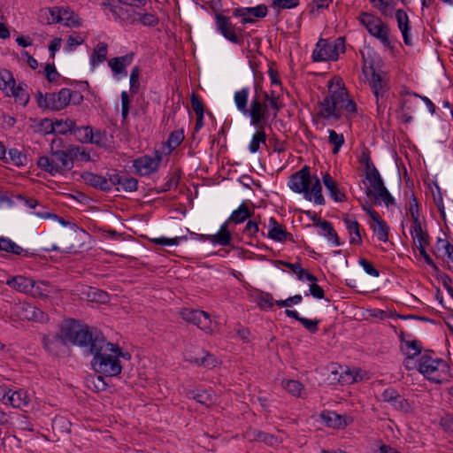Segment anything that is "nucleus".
<instances>
[{
  "label": "nucleus",
  "instance_id": "1",
  "mask_svg": "<svg viewBox=\"0 0 453 453\" xmlns=\"http://www.w3.org/2000/svg\"><path fill=\"white\" fill-rule=\"evenodd\" d=\"M91 339L86 341L83 349L87 355L93 356L91 366L96 373L105 377L120 374L122 365L114 353L110 352L112 343L106 341L104 334L96 327H90Z\"/></svg>",
  "mask_w": 453,
  "mask_h": 453
},
{
  "label": "nucleus",
  "instance_id": "2",
  "mask_svg": "<svg viewBox=\"0 0 453 453\" xmlns=\"http://www.w3.org/2000/svg\"><path fill=\"white\" fill-rule=\"evenodd\" d=\"M90 327L75 319L65 321L62 325L59 334L42 336V347L46 351L55 356L65 351L67 342L83 348L86 341L91 339Z\"/></svg>",
  "mask_w": 453,
  "mask_h": 453
},
{
  "label": "nucleus",
  "instance_id": "3",
  "mask_svg": "<svg viewBox=\"0 0 453 453\" xmlns=\"http://www.w3.org/2000/svg\"><path fill=\"white\" fill-rule=\"evenodd\" d=\"M64 148V141L61 138L53 139L50 143V157H40L37 161L38 167L51 175L70 171L73 167V163Z\"/></svg>",
  "mask_w": 453,
  "mask_h": 453
},
{
  "label": "nucleus",
  "instance_id": "4",
  "mask_svg": "<svg viewBox=\"0 0 453 453\" xmlns=\"http://www.w3.org/2000/svg\"><path fill=\"white\" fill-rule=\"evenodd\" d=\"M433 350H426L417 362V368L428 380L435 384H442L449 381V364L441 358H434Z\"/></svg>",
  "mask_w": 453,
  "mask_h": 453
},
{
  "label": "nucleus",
  "instance_id": "5",
  "mask_svg": "<svg viewBox=\"0 0 453 453\" xmlns=\"http://www.w3.org/2000/svg\"><path fill=\"white\" fill-rule=\"evenodd\" d=\"M358 20L372 36L378 39L385 47L392 48L389 40V27L379 17L362 12L359 14Z\"/></svg>",
  "mask_w": 453,
  "mask_h": 453
},
{
  "label": "nucleus",
  "instance_id": "6",
  "mask_svg": "<svg viewBox=\"0 0 453 453\" xmlns=\"http://www.w3.org/2000/svg\"><path fill=\"white\" fill-rule=\"evenodd\" d=\"M35 100L39 108L58 111L70 104L71 93L67 88L53 93L42 94L38 91L35 95Z\"/></svg>",
  "mask_w": 453,
  "mask_h": 453
},
{
  "label": "nucleus",
  "instance_id": "7",
  "mask_svg": "<svg viewBox=\"0 0 453 453\" xmlns=\"http://www.w3.org/2000/svg\"><path fill=\"white\" fill-rule=\"evenodd\" d=\"M345 40L343 37L336 39L334 43H330L327 40L320 38L312 52V60L314 62L335 61L338 59L339 51H345Z\"/></svg>",
  "mask_w": 453,
  "mask_h": 453
},
{
  "label": "nucleus",
  "instance_id": "8",
  "mask_svg": "<svg viewBox=\"0 0 453 453\" xmlns=\"http://www.w3.org/2000/svg\"><path fill=\"white\" fill-rule=\"evenodd\" d=\"M311 184V176L309 167L304 165L301 170L293 173L288 180L289 188L296 193H303L306 200L311 201V193L310 186Z\"/></svg>",
  "mask_w": 453,
  "mask_h": 453
},
{
  "label": "nucleus",
  "instance_id": "9",
  "mask_svg": "<svg viewBox=\"0 0 453 453\" xmlns=\"http://www.w3.org/2000/svg\"><path fill=\"white\" fill-rule=\"evenodd\" d=\"M246 114L250 117V124L258 129H264L269 117L268 104L262 103L260 98L253 96L250 107L247 108Z\"/></svg>",
  "mask_w": 453,
  "mask_h": 453
},
{
  "label": "nucleus",
  "instance_id": "10",
  "mask_svg": "<svg viewBox=\"0 0 453 453\" xmlns=\"http://www.w3.org/2000/svg\"><path fill=\"white\" fill-rule=\"evenodd\" d=\"M366 68H369L371 71V79L369 80V84L371 86V88L376 97V104L378 110L381 107V104H380V98H383L385 93H387L389 89V87L388 85L387 81L383 80L381 75L377 73L373 61L369 62V65L367 66L366 64L363 66V71L366 73Z\"/></svg>",
  "mask_w": 453,
  "mask_h": 453
},
{
  "label": "nucleus",
  "instance_id": "11",
  "mask_svg": "<svg viewBox=\"0 0 453 453\" xmlns=\"http://www.w3.org/2000/svg\"><path fill=\"white\" fill-rule=\"evenodd\" d=\"M218 31L228 41L235 44H242V39L236 34V28L232 24L230 18L217 13L215 16Z\"/></svg>",
  "mask_w": 453,
  "mask_h": 453
},
{
  "label": "nucleus",
  "instance_id": "12",
  "mask_svg": "<svg viewBox=\"0 0 453 453\" xmlns=\"http://www.w3.org/2000/svg\"><path fill=\"white\" fill-rule=\"evenodd\" d=\"M381 397L383 402L390 403L392 407L398 411L409 413L412 411L410 402L393 388H386Z\"/></svg>",
  "mask_w": 453,
  "mask_h": 453
},
{
  "label": "nucleus",
  "instance_id": "13",
  "mask_svg": "<svg viewBox=\"0 0 453 453\" xmlns=\"http://www.w3.org/2000/svg\"><path fill=\"white\" fill-rule=\"evenodd\" d=\"M15 309L20 319L41 323L48 321V315L44 311L28 303H20Z\"/></svg>",
  "mask_w": 453,
  "mask_h": 453
},
{
  "label": "nucleus",
  "instance_id": "14",
  "mask_svg": "<svg viewBox=\"0 0 453 453\" xmlns=\"http://www.w3.org/2000/svg\"><path fill=\"white\" fill-rule=\"evenodd\" d=\"M181 318L188 323L197 326L203 330L210 329V315L206 311L192 309H182L180 311Z\"/></svg>",
  "mask_w": 453,
  "mask_h": 453
},
{
  "label": "nucleus",
  "instance_id": "15",
  "mask_svg": "<svg viewBox=\"0 0 453 453\" xmlns=\"http://www.w3.org/2000/svg\"><path fill=\"white\" fill-rule=\"evenodd\" d=\"M102 6L108 8L116 20L123 24H134L138 21V13L132 9L119 7L112 3H103Z\"/></svg>",
  "mask_w": 453,
  "mask_h": 453
},
{
  "label": "nucleus",
  "instance_id": "16",
  "mask_svg": "<svg viewBox=\"0 0 453 453\" xmlns=\"http://www.w3.org/2000/svg\"><path fill=\"white\" fill-rule=\"evenodd\" d=\"M161 160L162 157L158 154L156 157L142 156L134 161V167L141 175H150L157 171Z\"/></svg>",
  "mask_w": 453,
  "mask_h": 453
},
{
  "label": "nucleus",
  "instance_id": "17",
  "mask_svg": "<svg viewBox=\"0 0 453 453\" xmlns=\"http://www.w3.org/2000/svg\"><path fill=\"white\" fill-rule=\"evenodd\" d=\"M244 437L249 441L264 442L265 444L271 447L278 446L281 442V440L279 439L276 435L255 428L247 429L244 434Z\"/></svg>",
  "mask_w": 453,
  "mask_h": 453
},
{
  "label": "nucleus",
  "instance_id": "18",
  "mask_svg": "<svg viewBox=\"0 0 453 453\" xmlns=\"http://www.w3.org/2000/svg\"><path fill=\"white\" fill-rule=\"evenodd\" d=\"M343 221L350 237L349 243L352 245H360L362 243L360 225L356 219V217L354 215H346L343 218Z\"/></svg>",
  "mask_w": 453,
  "mask_h": 453
},
{
  "label": "nucleus",
  "instance_id": "19",
  "mask_svg": "<svg viewBox=\"0 0 453 453\" xmlns=\"http://www.w3.org/2000/svg\"><path fill=\"white\" fill-rule=\"evenodd\" d=\"M319 104L321 106V110L317 114L319 117L325 119L334 118L338 120L341 119V111L337 109V106L332 101V97L328 95L326 96L323 101L319 102Z\"/></svg>",
  "mask_w": 453,
  "mask_h": 453
},
{
  "label": "nucleus",
  "instance_id": "20",
  "mask_svg": "<svg viewBox=\"0 0 453 453\" xmlns=\"http://www.w3.org/2000/svg\"><path fill=\"white\" fill-rule=\"evenodd\" d=\"M72 134L74 135L77 141L81 143H94L100 144V141L95 139L93 128L90 126L77 127L74 121V127L72 130Z\"/></svg>",
  "mask_w": 453,
  "mask_h": 453
},
{
  "label": "nucleus",
  "instance_id": "21",
  "mask_svg": "<svg viewBox=\"0 0 453 453\" xmlns=\"http://www.w3.org/2000/svg\"><path fill=\"white\" fill-rule=\"evenodd\" d=\"M267 236L276 242L293 240V236L274 218L269 219V231Z\"/></svg>",
  "mask_w": 453,
  "mask_h": 453
},
{
  "label": "nucleus",
  "instance_id": "22",
  "mask_svg": "<svg viewBox=\"0 0 453 453\" xmlns=\"http://www.w3.org/2000/svg\"><path fill=\"white\" fill-rule=\"evenodd\" d=\"M81 178L84 182L96 189H99L104 192H109V183L107 182V178L105 176H102L91 172H84L81 174Z\"/></svg>",
  "mask_w": 453,
  "mask_h": 453
},
{
  "label": "nucleus",
  "instance_id": "23",
  "mask_svg": "<svg viewBox=\"0 0 453 453\" xmlns=\"http://www.w3.org/2000/svg\"><path fill=\"white\" fill-rule=\"evenodd\" d=\"M365 195L368 197H374L373 203L375 205L380 204V200L383 201V203L388 207L390 205L395 204V199L389 193V191L387 189V188L384 186L381 188L377 189L376 192L372 191V188H367L365 189Z\"/></svg>",
  "mask_w": 453,
  "mask_h": 453
},
{
  "label": "nucleus",
  "instance_id": "24",
  "mask_svg": "<svg viewBox=\"0 0 453 453\" xmlns=\"http://www.w3.org/2000/svg\"><path fill=\"white\" fill-rule=\"evenodd\" d=\"M6 285L15 290L30 295V288L34 286V280L25 276L18 275L6 280Z\"/></svg>",
  "mask_w": 453,
  "mask_h": 453
},
{
  "label": "nucleus",
  "instance_id": "25",
  "mask_svg": "<svg viewBox=\"0 0 453 453\" xmlns=\"http://www.w3.org/2000/svg\"><path fill=\"white\" fill-rule=\"evenodd\" d=\"M322 180L325 187L329 191L330 196L335 202L342 203L347 200L345 194L340 190L338 184L334 181L329 173H326Z\"/></svg>",
  "mask_w": 453,
  "mask_h": 453
},
{
  "label": "nucleus",
  "instance_id": "26",
  "mask_svg": "<svg viewBox=\"0 0 453 453\" xmlns=\"http://www.w3.org/2000/svg\"><path fill=\"white\" fill-rule=\"evenodd\" d=\"M320 417L328 427L339 429L347 426L344 418L334 411H323Z\"/></svg>",
  "mask_w": 453,
  "mask_h": 453
},
{
  "label": "nucleus",
  "instance_id": "27",
  "mask_svg": "<svg viewBox=\"0 0 453 453\" xmlns=\"http://www.w3.org/2000/svg\"><path fill=\"white\" fill-rule=\"evenodd\" d=\"M370 315L373 318L380 319L381 320H384L386 319L392 318V317H397L402 319H416V320L432 321L431 319H429L426 317H419V316H416V315H400L397 313H393L390 311H383V310H380V309H374V310L371 311Z\"/></svg>",
  "mask_w": 453,
  "mask_h": 453
},
{
  "label": "nucleus",
  "instance_id": "28",
  "mask_svg": "<svg viewBox=\"0 0 453 453\" xmlns=\"http://www.w3.org/2000/svg\"><path fill=\"white\" fill-rule=\"evenodd\" d=\"M54 286L49 281H36L34 280V286L30 288V295L35 297L46 298L54 292Z\"/></svg>",
  "mask_w": 453,
  "mask_h": 453
},
{
  "label": "nucleus",
  "instance_id": "29",
  "mask_svg": "<svg viewBox=\"0 0 453 453\" xmlns=\"http://www.w3.org/2000/svg\"><path fill=\"white\" fill-rule=\"evenodd\" d=\"M267 7L265 4H259L256 7L236 8L233 11L234 16H254L256 18H264L267 15Z\"/></svg>",
  "mask_w": 453,
  "mask_h": 453
},
{
  "label": "nucleus",
  "instance_id": "30",
  "mask_svg": "<svg viewBox=\"0 0 453 453\" xmlns=\"http://www.w3.org/2000/svg\"><path fill=\"white\" fill-rule=\"evenodd\" d=\"M415 245L426 247L430 243V236L427 232L422 230L421 222L413 224L411 231Z\"/></svg>",
  "mask_w": 453,
  "mask_h": 453
},
{
  "label": "nucleus",
  "instance_id": "31",
  "mask_svg": "<svg viewBox=\"0 0 453 453\" xmlns=\"http://www.w3.org/2000/svg\"><path fill=\"white\" fill-rule=\"evenodd\" d=\"M254 215V211H250L247 204L243 202L238 209L234 211L228 219V221L234 222V224H241L247 219L251 218Z\"/></svg>",
  "mask_w": 453,
  "mask_h": 453
},
{
  "label": "nucleus",
  "instance_id": "32",
  "mask_svg": "<svg viewBox=\"0 0 453 453\" xmlns=\"http://www.w3.org/2000/svg\"><path fill=\"white\" fill-rule=\"evenodd\" d=\"M63 7H53L40 11V18L46 19L47 24L61 23Z\"/></svg>",
  "mask_w": 453,
  "mask_h": 453
},
{
  "label": "nucleus",
  "instance_id": "33",
  "mask_svg": "<svg viewBox=\"0 0 453 453\" xmlns=\"http://www.w3.org/2000/svg\"><path fill=\"white\" fill-rule=\"evenodd\" d=\"M108 51V45L105 42H100L96 44L91 55V65L95 68L98 64L106 60Z\"/></svg>",
  "mask_w": 453,
  "mask_h": 453
},
{
  "label": "nucleus",
  "instance_id": "34",
  "mask_svg": "<svg viewBox=\"0 0 453 453\" xmlns=\"http://www.w3.org/2000/svg\"><path fill=\"white\" fill-rule=\"evenodd\" d=\"M12 406L14 408H22L28 405V397L25 391L18 390V391H11L8 396V401Z\"/></svg>",
  "mask_w": 453,
  "mask_h": 453
},
{
  "label": "nucleus",
  "instance_id": "35",
  "mask_svg": "<svg viewBox=\"0 0 453 453\" xmlns=\"http://www.w3.org/2000/svg\"><path fill=\"white\" fill-rule=\"evenodd\" d=\"M16 84L13 75L11 71L7 69L0 70V90H2L7 96H10V88Z\"/></svg>",
  "mask_w": 453,
  "mask_h": 453
},
{
  "label": "nucleus",
  "instance_id": "36",
  "mask_svg": "<svg viewBox=\"0 0 453 453\" xmlns=\"http://www.w3.org/2000/svg\"><path fill=\"white\" fill-rule=\"evenodd\" d=\"M10 96L15 98V102L22 106H26L30 99L29 94L23 88L22 84L12 86L10 88Z\"/></svg>",
  "mask_w": 453,
  "mask_h": 453
},
{
  "label": "nucleus",
  "instance_id": "37",
  "mask_svg": "<svg viewBox=\"0 0 453 453\" xmlns=\"http://www.w3.org/2000/svg\"><path fill=\"white\" fill-rule=\"evenodd\" d=\"M249 95V88H243L241 90L236 91L234 96V100L237 109L245 115L248 108Z\"/></svg>",
  "mask_w": 453,
  "mask_h": 453
},
{
  "label": "nucleus",
  "instance_id": "38",
  "mask_svg": "<svg viewBox=\"0 0 453 453\" xmlns=\"http://www.w3.org/2000/svg\"><path fill=\"white\" fill-rule=\"evenodd\" d=\"M314 181H311V188L310 192L311 193V200L313 199L314 203L319 205L325 204V198L322 195V187L319 179L317 176L313 177Z\"/></svg>",
  "mask_w": 453,
  "mask_h": 453
},
{
  "label": "nucleus",
  "instance_id": "39",
  "mask_svg": "<svg viewBox=\"0 0 453 453\" xmlns=\"http://www.w3.org/2000/svg\"><path fill=\"white\" fill-rule=\"evenodd\" d=\"M329 94L328 96L332 97L333 103L337 106V109L340 111L341 104H343L348 97V93L345 88H339L336 90H332L331 83L328 86Z\"/></svg>",
  "mask_w": 453,
  "mask_h": 453
},
{
  "label": "nucleus",
  "instance_id": "40",
  "mask_svg": "<svg viewBox=\"0 0 453 453\" xmlns=\"http://www.w3.org/2000/svg\"><path fill=\"white\" fill-rule=\"evenodd\" d=\"M54 125V133H58L60 134H71L72 130L74 127V120L66 119H56L53 121Z\"/></svg>",
  "mask_w": 453,
  "mask_h": 453
},
{
  "label": "nucleus",
  "instance_id": "41",
  "mask_svg": "<svg viewBox=\"0 0 453 453\" xmlns=\"http://www.w3.org/2000/svg\"><path fill=\"white\" fill-rule=\"evenodd\" d=\"M8 155L9 157H7V163H12L17 166H23L27 163V157L26 154L22 153L18 149H10Z\"/></svg>",
  "mask_w": 453,
  "mask_h": 453
},
{
  "label": "nucleus",
  "instance_id": "42",
  "mask_svg": "<svg viewBox=\"0 0 453 453\" xmlns=\"http://www.w3.org/2000/svg\"><path fill=\"white\" fill-rule=\"evenodd\" d=\"M61 23L66 27H80L81 22V19L73 12L63 8Z\"/></svg>",
  "mask_w": 453,
  "mask_h": 453
},
{
  "label": "nucleus",
  "instance_id": "43",
  "mask_svg": "<svg viewBox=\"0 0 453 453\" xmlns=\"http://www.w3.org/2000/svg\"><path fill=\"white\" fill-rule=\"evenodd\" d=\"M123 175L124 174H120V172L116 169H112L107 172L105 177L107 178V182L109 183L110 191L112 189V187H115L117 191H120L119 186L123 181Z\"/></svg>",
  "mask_w": 453,
  "mask_h": 453
},
{
  "label": "nucleus",
  "instance_id": "44",
  "mask_svg": "<svg viewBox=\"0 0 453 453\" xmlns=\"http://www.w3.org/2000/svg\"><path fill=\"white\" fill-rule=\"evenodd\" d=\"M265 142H266V134H265L264 129L257 128V131L254 134V135L250 141V146H249L250 152H252V153L257 152L260 148V143L265 144Z\"/></svg>",
  "mask_w": 453,
  "mask_h": 453
},
{
  "label": "nucleus",
  "instance_id": "45",
  "mask_svg": "<svg viewBox=\"0 0 453 453\" xmlns=\"http://www.w3.org/2000/svg\"><path fill=\"white\" fill-rule=\"evenodd\" d=\"M188 396L205 405L209 404L212 400L211 395L206 390H190L188 393Z\"/></svg>",
  "mask_w": 453,
  "mask_h": 453
},
{
  "label": "nucleus",
  "instance_id": "46",
  "mask_svg": "<svg viewBox=\"0 0 453 453\" xmlns=\"http://www.w3.org/2000/svg\"><path fill=\"white\" fill-rule=\"evenodd\" d=\"M328 133H329V137H328L329 142L332 145H334L333 153L334 154H337L339 152V150H340V148L344 143V136H343L342 134H337L333 129H330L328 131Z\"/></svg>",
  "mask_w": 453,
  "mask_h": 453
},
{
  "label": "nucleus",
  "instance_id": "47",
  "mask_svg": "<svg viewBox=\"0 0 453 453\" xmlns=\"http://www.w3.org/2000/svg\"><path fill=\"white\" fill-rule=\"evenodd\" d=\"M184 140L183 130L173 131L168 138L167 144L171 150H175Z\"/></svg>",
  "mask_w": 453,
  "mask_h": 453
},
{
  "label": "nucleus",
  "instance_id": "48",
  "mask_svg": "<svg viewBox=\"0 0 453 453\" xmlns=\"http://www.w3.org/2000/svg\"><path fill=\"white\" fill-rule=\"evenodd\" d=\"M284 388L294 396L300 397L303 385L298 380H290L284 382Z\"/></svg>",
  "mask_w": 453,
  "mask_h": 453
},
{
  "label": "nucleus",
  "instance_id": "49",
  "mask_svg": "<svg viewBox=\"0 0 453 453\" xmlns=\"http://www.w3.org/2000/svg\"><path fill=\"white\" fill-rule=\"evenodd\" d=\"M395 18L400 31H406L411 29L408 15L403 10H397L395 12Z\"/></svg>",
  "mask_w": 453,
  "mask_h": 453
},
{
  "label": "nucleus",
  "instance_id": "50",
  "mask_svg": "<svg viewBox=\"0 0 453 453\" xmlns=\"http://www.w3.org/2000/svg\"><path fill=\"white\" fill-rule=\"evenodd\" d=\"M243 234H248L250 237L257 238V234L265 237V234L264 231H259L258 224L255 220H249L243 229Z\"/></svg>",
  "mask_w": 453,
  "mask_h": 453
},
{
  "label": "nucleus",
  "instance_id": "51",
  "mask_svg": "<svg viewBox=\"0 0 453 453\" xmlns=\"http://www.w3.org/2000/svg\"><path fill=\"white\" fill-rule=\"evenodd\" d=\"M409 212L412 219V225L420 222L419 220V204L417 197L412 193L411 199L410 201Z\"/></svg>",
  "mask_w": 453,
  "mask_h": 453
},
{
  "label": "nucleus",
  "instance_id": "52",
  "mask_svg": "<svg viewBox=\"0 0 453 453\" xmlns=\"http://www.w3.org/2000/svg\"><path fill=\"white\" fill-rule=\"evenodd\" d=\"M373 232L380 241L383 242L388 241L389 227L385 221H380V224H377V226L373 227Z\"/></svg>",
  "mask_w": 453,
  "mask_h": 453
},
{
  "label": "nucleus",
  "instance_id": "53",
  "mask_svg": "<svg viewBox=\"0 0 453 453\" xmlns=\"http://www.w3.org/2000/svg\"><path fill=\"white\" fill-rule=\"evenodd\" d=\"M406 346L408 347V349L413 350V353H411V351H407L405 353L407 356V359H414L422 351L421 342L418 340L406 342Z\"/></svg>",
  "mask_w": 453,
  "mask_h": 453
},
{
  "label": "nucleus",
  "instance_id": "54",
  "mask_svg": "<svg viewBox=\"0 0 453 453\" xmlns=\"http://www.w3.org/2000/svg\"><path fill=\"white\" fill-rule=\"evenodd\" d=\"M120 187L126 192L135 191L138 188V180L134 177H130V176H127V174H124L123 181H122Z\"/></svg>",
  "mask_w": 453,
  "mask_h": 453
},
{
  "label": "nucleus",
  "instance_id": "55",
  "mask_svg": "<svg viewBox=\"0 0 453 453\" xmlns=\"http://www.w3.org/2000/svg\"><path fill=\"white\" fill-rule=\"evenodd\" d=\"M232 237L230 233H217L211 234V242L221 246H228L231 244Z\"/></svg>",
  "mask_w": 453,
  "mask_h": 453
},
{
  "label": "nucleus",
  "instance_id": "56",
  "mask_svg": "<svg viewBox=\"0 0 453 453\" xmlns=\"http://www.w3.org/2000/svg\"><path fill=\"white\" fill-rule=\"evenodd\" d=\"M370 185H371V188L372 189V191L376 192L377 189L379 188H381L382 187H384V181L380 174L379 172H376L373 171V173L367 176V179H366Z\"/></svg>",
  "mask_w": 453,
  "mask_h": 453
},
{
  "label": "nucleus",
  "instance_id": "57",
  "mask_svg": "<svg viewBox=\"0 0 453 453\" xmlns=\"http://www.w3.org/2000/svg\"><path fill=\"white\" fill-rule=\"evenodd\" d=\"M139 75H140V68L139 66H134L130 73V92L132 94H136L139 90Z\"/></svg>",
  "mask_w": 453,
  "mask_h": 453
},
{
  "label": "nucleus",
  "instance_id": "58",
  "mask_svg": "<svg viewBox=\"0 0 453 453\" xmlns=\"http://www.w3.org/2000/svg\"><path fill=\"white\" fill-rule=\"evenodd\" d=\"M190 104L196 114H204L203 103L197 94L194 92L192 93L190 97Z\"/></svg>",
  "mask_w": 453,
  "mask_h": 453
},
{
  "label": "nucleus",
  "instance_id": "59",
  "mask_svg": "<svg viewBox=\"0 0 453 453\" xmlns=\"http://www.w3.org/2000/svg\"><path fill=\"white\" fill-rule=\"evenodd\" d=\"M447 244H450L447 240L438 238L435 246L432 249V253L436 257H444V251H447Z\"/></svg>",
  "mask_w": 453,
  "mask_h": 453
},
{
  "label": "nucleus",
  "instance_id": "60",
  "mask_svg": "<svg viewBox=\"0 0 453 453\" xmlns=\"http://www.w3.org/2000/svg\"><path fill=\"white\" fill-rule=\"evenodd\" d=\"M138 21L149 27H155L158 24L157 17L151 13H138Z\"/></svg>",
  "mask_w": 453,
  "mask_h": 453
},
{
  "label": "nucleus",
  "instance_id": "61",
  "mask_svg": "<svg viewBox=\"0 0 453 453\" xmlns=\"http://www.w3.org/2000/svg\"><path fill=\"white\" fill-rule=\"evenodd\" d=\"M108 65L111 68L114 75H127V70L124 68L123 64L116 58L110 59Z\"/></svg>",
  "mask_w": 453,
  "mask_h": 453
},
{
  "label": "nucleus",
  "instance_id": "62",
  "mask_svg": "<svg viewBox=\"0 0 453 453\" xmlns=\"http://www.w3.org/2000/svg\"><path fill=\"white\" fill-rule=\"evenodd\" d=\"M44 73L49 82H54L58 78L60 77V74L57 72L56 66L54 63H49L46 65Z\"/></svg>",
  "mask_w": 453,
  "mask_h": 453
},
{
  "label": "nucleus",
  "instance_id": "63",
  "mask_svg": "<svg viewBox=\"0 0 453 453\" xmlns=\"http://www.w3.org/2000/svg\"><path fill=\"white\" fill-rule=\"evenodd\" d=\"M195 363H196L199 365L207 367V368H211V367L216 366L217 359L215 358V357L213 355H211L210 353H206V355L203 357H202L200 359L196 358L195 360Z\"/></svg>",
  "mask_w": 453,
  "mask_h": 453
},
{
  "label": "nucleus",
  "instance_id": "64",
  "mask_svg": "<svg viewBox=\"0 0 453 453\" xmlns=\"http://www.w3.org/2000/svg\"><path fill=\"white\" fill-rule=\"evenodd\" d=\"M88 296L92 297L93 301L104 303L108 300V295L106 292L96 289V288H90L88 292Z\"/></svg>",
  "mask_w": 453,
  "mask_h": 453
}]
</instances>
